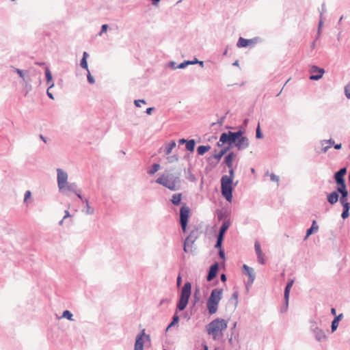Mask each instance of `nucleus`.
Returning a JSON list of instances; mask_svg holds the SVG:
<instances>
[{"mask_svg":"<svg viewBox=\"0 0 350 350\" xmlns=\"http://www.w3.org/2000/svg\"><path fill=\"white\" fill-rule=\"evenodd\" d=\"M341 147H342V144H336V145H335V146H334V148H335L336 149H338H338H340V148H341Z\"/></svg>","mask_w":350,"mask_h":350,"instance_id":"052dcab7","label":"nucleus"},{"mask_svg":"<svg viewBox=\"0 0 350 350\" xmlns=\"http://www.w3.org/2000/svg\"><path fill=\"white\" fill-rule=\"evenodd\" d=\"M222 289L215 288L211 291L206 303L207 309L210 314H213L217 312L219 303L222 298Z\"/></svg>","mask_w":350,"mask_h":350,"instance_id":"20e7f679","label":"nucleus"},{"mask_svg":"<svg viewBox=\"0 0 350 350\" xmlns=\"http://www.w3.org/2000/svg\"><path fill=\"white\" fill-rule=\"evenodd\" d=\"M200 232L196 228L193 229L189 234V235L186 238L184 243L183 250L185 252H189L192 254H194L196 251V247H194V243L198 239L199 237Z\"/></svg>","mask_w":350,"mask_h":350,"instance_id":"39448f33","label":"nucleus"},{"mask_svg":"<svg viewBox=\"0 0 350 350\" xmlns=\"http://www.w3.org/2000/svg\"><path fill=\"white\" fill-rule=\"evenodd\" d=\"M225 153V150H221L219 153L215 154L214 157L217 160H219Z\"/></svg>","mask_w":350,"mask_h":350,"instance_id":"a19ab883","label":"nucleus"},{"mask_svg":"<svg viewBox=\"0 0 350 350\" xmlns=\"http://www.w3.org/2000/svg\"><path fill=\"white\" fill-rule=\"evenodd\" d=\"M191 293V284L190 282H186L182 288L180 295V299L177 305L179 310H183L187 306L189 299Z\"/></svg>","mask_w":350,"mask_h":350,"instance_id":"423d86ee","label":"nucleus"},{"mask_svg":"<svg viewBox=\"0 0 350 350\" xmlns=\"http://www.w3.org/2000/svg\"><path fill=\"white\" fill-rule=\"evenodd\" d=\"M338 194L336 191H333L327 196V201L331 204H334L337 202L338 200Z\"/></svg>","mask_w":350,"mask_h":350,"instance_id":"a211bd4d","label":"nucleus"},{"mask_svg":"<svg viewBox=\"0 0 350 350\" xmlns=\"http://www.w3.org/2000/svg\"><path fill=\"white\" fill-rule=\"evenodd\" d=\"M310 72L312 74L310 77V80H319L322 78L325 70L316 66H312L310 68Z\"/></svg>","mask_w":350,"mask_h":350,"instance_id":"9b49d317","label":"nucleus"},{"mask_svg":"<svg viewBox=\"0 0 350 350\" xmlns=\"http://www.w3.org/2000/svg\"><path fill=\"white\" fill-rule=\"evenodd\" d=\"M331 312L333 315H336V310L334 308H332Z\"/></svg>","mask_w":350,"mask_h":350,"instance_id":"338daca9","label":"nucleus"},{"mask_svg":"<svg viewBox=\"0 0 350 350\" xmlns=\"http://www.w3.org/2000/svg\"><path fill=\"white\" fill-rule=\"evenodd\" d=\"M160 0H152L153 5H157Z\"/></svg>","mask_w":350,"mask_h":350,"instance_id":"0e129e2a","label":"nucleus"},{"mask_svg":"<svg viewBox=\"0 0 350 350\" xmlns=\"http://www.w3.org/2000/svg\"><path fill=\"white\" fill-rule=\"evenodd\" d=\"M318 229L319 226L317 225L316 221L314 220L312 226L306 231V236L305 237V239H306L313 232L317 231Z\"/></svg>","mask_w":350,"mask_h":350,"instance_id":"4be33fe9","label":"nucleus"},{"mask_svg":"<svg viewBox=\"0 0 350 350\" xmlns=\"http://www.w3.org/2000/svg\"><path fill=\"white\" fill-rule=\"evenodd\" d=\"M228 228V226H226V224H224L221 228H220V230H219V234H221V235H224V232H226V230H227Z\"/></svg>","mask_w":350,"mask_h":350,"instance_id":"ea45409f","label":"nucleus"},{"mask_svg":"<svg viewBox=\"0 0 350 350\" xmlns=\"http://www.w3.org/2000/svg\"><path fill=\"white\" fill-rule=\"evenodd\" d=\"M256 42L254 40H247L243 38H239V41L237 42L238 47H246L252 44H255Z\"/></svg>","mask_w":350,"mask_h":350,"instance_id":"f3484780","label":"nucleus"},{"mask_svg":"<svg viewBox=\"0 0 350 350\" xmlns=\"http://www.w3.org/2000/svg\"><path fill=\"white\" fill-rule=\"evenodd\" d=\"M341 316H342V314H340L338 317H336L334 319H338V323L340 319Z\"/></svg>","mask_w":350,"mask_h":350,"instance_id":"774afa93","label":"nucleus"},{"mask_svg":"<svg viewBox=\"0 0 350 350\" xmlns=\"http://www.w3.org/2000/svg\"><path fill=\"white\" fill-rule=\"evenodd\" d=\"M218 271V265L217 263L212 265L210 268L208 275L207 276V280H212L217 275Z\"/></svg>","mask_w":350,"mask_h":350,"instance_id":"dca6fc26","label":"nucleus"},{"mask_svg":"<svg viewBox=\"0 0 350 350\" xmlns=\"http://www.w3.org/2000/svg\"><path fill=\"white\" fill-rule=\"evenodd\" d=\"M88 213L92 214L93 211L90 208L89 206H88Z\"/></svg>","mask_w":350,"mask_h":350,"instance_id":"e2e57ef3","label":"nucleus"},{"mask_svg":"<svg viewBox=\"0 0 350 350\" xmlns=\"http://www.w3.org/2000/svg\"><path fill=\"white\" fill-rule=\"evenodd\" d=\"M47 94H48V96H49L51 98H52V99H53V98H53V94H52L51 93H50V92H49V90H47Z\"/></svg>","mask_w":350,"mask_h":350,"instance_id":"680f3d73","label":"nucleus"},{"mask_svg":"<svg viewBox=\"0 0 350 350\" xmlns=\"http://www.w3.org/2000/svg\"><path fill=\"white\" fill-rule=\"evenodd\" d=\"M160 168L159 164L155 163L152 165V169L148 172L150 174H154Z\"/></svg>","mask_w":350,"mask_h":350,"instance_id":"473e14b6","label":"nucleus"},{"mask_svg":"<svg viewBox=\"0 0 350 350\" xmlns=\"http://www.w3.org/2000/svg\"><path fill=\"white\" fill-rule=\"evenodd\" d=\"M70 217L69 211H66V212H65V215L64 216L63 219H66V218H67V217Z\"/></svg>","mask_w":350,"mask_h":350,"instance_id":"6e6d98bb","label":"nucleus"},{"mask_svg":"<svg viewBox=\"0 0 350 350\" xmlns=\"http://www.w3.org/2000/svg\"><path fill=\"white\" fill-rule=\"evenodd\" d=\"M180 172L174 174L166 173L158 178L156 182L171 191H176L180 187Z\"/></svg>","mask_w":350,"mask_h":350,"instance_id":"f257e3e1","label":"nucleus"},{"mask_svg":"<svg viewBox=\"0 0 350 350\" xmlns=\"http://www.w3.org/2000/svg\"><path fill=\"white\" fill-rule=\"evenodd\" d=\"M338 326V319H334V321L332 323V332H334Z\"/></svg>","mask_w":350,"mask_h":350,"instance_id":"4c0bfd02","label":"nucleus"},{"mask_svg":"<svg viewBox=\"0 0 350 350\" xmlns=\"http://www.w3.org/2000/svg\"><path fill=\"white\" fill-rule=\"evenodd\" d=\"M195 145L196 143L194 139L189 140L186 144V149L190 152H192L195 148Z\"/></svg>","mask_w":350,"mask_h":350,"instance_id":"cd10ccee","label":"nucleus"},{"mask_svg":"<svg viewBox=\"0 0 350 350\" xmlns=\"http://www.w3.org/2000/svg\"><path fill=\"white\" fill-rule=\"evenodd\" d=\"M211 147L209 146H200L198 149V153L200 155L204 154L206 152H208L210 150Z\"/></svg>","mask_w":350,"mask_h":350,"instance_id":"bb28decb","label":"nucleus"},{"mask_svg":"<svg viewBox=\"0 0 350 350\" xmlns=\"http://www.w3.org/2000/svg\"><path fill=\"white\" fill-rule=\"evenodd\" d=\"M190 208L184 204L180 212V221L183 232L186 231L188 219L189 217Z\"/></svg>","mask_w":350,"mask_h":350,"instance_id":"1a4fd4ad","label":"nucleus"},{"mask_svg":"<svg viewBox=\"0 0 350 350\" xmlns=\"http://www.w3.org/2000/svg\"><path fill=\"white\" fill-rule=\"evenodd\" d=\"M193 64V62H184V63H182V64L179 66V67H180V68H184V67L185 66V64H187H187Z\"/></svg>","mask_w":350,"mask_h":350,"instance_id":"603ef678","label":"nucleus"},{"mask_svg":"<svg viewBox=\"0 0 350 350\" xmlns=\"http://www.w3.org/2000/svg\"><path fill=\"white\" fill-rule=\"evenodd\" d=\"M314 332L316 333L315 337L317 340L321 341L325 338V334L321 329H317Z\"/></svg>","mask_w":350,"mask_h":350,"instance_id":"393cba45","label":"nucleus"},{"mask_svg":"<svg viewBox=\"0 0 350 350\" xmlns=\"http://www.w3.org/2000/svg\"><path fill=\"white\" fill-rule=\"evenodd\" d=\"M150 341V338L149 335L145 334V329H143L142 332L137 336L135 343V350H143L144 349V340Z\"/></svg>","mask_w":350,"mask_h":350,"instance_id":"9d476101","label":"nucleus"},{"mask_svg":"<svg viewBox=\"0 0 350 350\" xmlns=\"http://www.w3.org/2000/svg\"><path fill=\"white\" fill-rule=\"evenodd\" d=\"M293 284V281L291 280L290 281L286 288H285V291H284V299H285V301H286V306H288V299H289V293H290V290L292 287Z\"/></svg>","mask_w":350,"mask_h":350,"instance_id":"aec40b11","label":"nucleus"},{"mask_svg":"<svg viewBox=\"0 0 350 350\" xmlns=\"http://www.w3.org/2000/svg\"><path fill=\"white\" fill-rule=\"evenodd\" d=\"M141 103L145 104L146 102L144 100H137L135 101V104L137 107H141Z\"/></svg>","mask_w":350,"mask_h":350,"instance_id":"49530a36","label":"nucleus"},{"mask_svg":"<svg viewBox=\"0 0 350 350\" xmlns=\"http://www.w3.org/2000/svg\"><path fill=\"white\" fill-rule=\"evenodd\" d=\"M347 173L346 167L341 168L339 171H338L334 176L335 180L336 183H342V182H345L344 176Z\"/></svg>","mask_w":350,"mask_h":350,"instance_id":"4468645a","label":"nucleus"},{"mask_svg":"<svg viewBox=\"0 0 350 350\" xmlns=\"http://www.w3.org/2000/svg\"><path fill=\"white\" fill-rule=\"evenodd\" d=\"M187 142H188V141H187V140H186V139H180L179 140V144H187Z\"/></svg>","mask_w":350,"mask_h":350,"instance_id":"864d4df0","label":"nucleus"},{"mask_svg":"<svg viewBox=\"0 0 350 350\" xmlns=\"http://www.w3.org/2000/svg\"><path fill=\"white\" fill-rule=\"evenodd\" d=\"M181 193H175L172 196L171 202L174 205H178L181 201Z\"/></svg>","mask_w":350,"mask_h":350,"instance_id":"5701e85b","label":"nucleus"},{"mask_svg":"<svg viewBox=\"0 0 350 350\" xmlns=\"http://www.w3.org/2000/svg\"><path fill=\"white\" fill-rule=\"evenodd\" d=\"M270 178L273 182L278 183L279 181V177L273 173L270 174Z\"/></svg>","mask_w":350,"mask_h":350,"instance_id":"58836bf2","label":"nucleus"},{"mask_svg":"<svg viewBox=\"0 0 350 350\" xmlns=\"http://www.w3.org/2000/svg\"><path fill=\"white\" fill-rule=\"evenodd\" d=\"M221 281H223V282H225V281L226 280V275H225V274H222V275H221Z\"/></svg>","mask_w":350,"mask_h":350,"instance_id":"13d9d810","label":"nucleus"},{"mask_svg":"<svg viewBox=\"0 0 350 350\" xmlns=\"http://www.w3.org/2000/svg\"><path fill=\"white\" fill-rule=\"evenodd\" d=\"M57 183L60 190L71 191L73 185L68 184V174L61 169H57Z\"/></svg>","mask_w":350,"mask_h":350,"instance_id":"6e6552de","label":"nucleus"},{"mask_svg":"<svg viewBox=\"0 0 350 350\" xmlns=\"http://www.w3.org/2000/svg\"><path fill=\"white\" fill-rule=\"evenodd\" d=\"M176 142L174 141H172L170 144H167L166 148H165V154H169L171 153L173 148L176 147Z\"/></svg>","mask_w":350,"mask_h":350,"instance_id":"c85d7f7f","label":"nucleus"},{"mask_svg":"<svg viewBox=\"0 0 350 350\" xmlns=\"http://www.w3.org/2000/svg\"><path fill=\"white\" fill-rule=\"evenodd\" d=\"M62 317L68 319V320L72 321V314L69 310L64 311L62 314Z\"/></svg>","mask_w":350,"mask_h":350,"instance_id":"c756f323","label":"nucleus"},{"mask_svg":"<svg viewBox=\"0 0 350 350\" xmlns=\"http://www.w3.org/2000/svg\"><path fill=\"white\" fill-rule=\"evenodd\" d=\"M179 321V317L178 315H174L173 317V321L172 323L168 325L167 329L170 327L173 326L174 324L177 323Z\"/></svg>","mask_w":350,"mask_h":350,"instance_id":"c9c22d12","label":"nucleus"},{"mask_svg":"<svg viewBox=\"0 0 350 350\" xmlns=\"http://www.w3.org/2000/svg\"><path fill=\"white\" fill-rule=\"evenodd\" d=\"M167 160L169 162H172L173 161H177L178 160V158L176 156H171V157H168L167 158Z\"/></svg>","mask_w":350,"mask_h":350,"instance_id":"09e8293b","label":"nucleus"},{"mask_svg":"<svg viewBox=\"0 0 350 350\" xmlns=\"http://www.w3.org/2000/svg\"><path fill=\"white\" fill-rule=\"evenodd\" d=\"M345 95L348 98H350V83L345 87Z\"/></svg>","mask_w":350,"mask_h":350,"instance_id":"e433bc0d","label":"nucleus"},{"mask_svg":"<svg viewBox=\"0 0 350 350\" xmlns=\"http://www.w3.org/2000/svg\"><path fill=\"white\" fill-rule=\"evenodd\" d=\"M241 131L224 133L220 136L218 146H221L226 143H228L229 145H232L234 143L236 144L237 139L241 137Z\"/></svg>","mask_w":350,"mask_h":350,"instance_id":"0eeeda50","label":"nucleus"},{"mask_svg":"<svg viewBox=\"0 0 350 350\" xmlns=\"http://www.w3.org/2000/svg\"><path fill=\"white\" fill-rule=\"evenodd\" d=\"M45 75L46 81L48 83L51 82L52 81V75L51 71L49 70V68H46L45 69Z\"/></svg>","mask_w":350,"mask_h":350,"instance_id":"2f4dec72","label":"nucleus"},{"mask_svg":"<svg viewBox=\"0 0 350 350\" xmlns=\"http://www.w3.org/2000/svg\"><path fill=\"white\" fill-rule=\"evenodd\" d=\"M256 135L257 138H260L261 137V133H260V127L259 126L258 127V129L256 130Z\"/></svg>","mask_w":350,"mask_h":350,"instance_id":"3c124183","label":"nucleus"},{"mask_svg":"<svg viewBox=\"0 0 350 350\" xmlns=\"http://www.w3.org/2000/svg\"><path fill=\"white\" fill-rule=\"evenodd\" d=\"M342 195L341 197L347 198L348 196V191L347 189L342 191V192H340Z\"/></svg>","mask_w":350,"mask_h":350,"instance_id":"8fccbe9b","label":"nucleus"},{"mask_svg":"<svg viewBox=\"0 0 350 350\" xmlns=\"http://www.w3.org/2000/svg\"><path fill=\"white\" fill-rule=\"evenodd\" d=\"M337 191L338 192H342V191L347 189L345 182H342V183H338Z\"/></svg>","mask_w":350,"mask_h":350,"instance_id":"72a5a7b5","label":"nucleus"},{"mask_svg":"<svg viewBox=\"0 0 350 350\" xmlns=\"http://www.w3.org/2000/svg\"><path fill=\"white\" fill-rule=\"evenodd\" d=\"M254 248H255L256 253L258 256V262L262 265L265 264V259L264 258V255H263L262 251L261 250L260 244L258 241L255 242Z\"/></svg>","mask_w":350,"mask_h":350,"instance_id":"ddd939ff","label":"nucleus"},{"mask_svg":"<svg viewBox=\"0 0 350 350\" xmlns=\"http://www.w3.org/2000/svg\"><path fill=\"white\" fill-rule=\"evenodd\" d=\"M243 273L247 275L249 277L251 282H253L254 280V278H255V274L254 273V269L252 268L248 267L246 265H243Z\"/></svg>","mask_w":350,"mask_h":350,"instance_id":"2eb2a0df","label":"nucleus"},{"mask_svg":"<svg viewBox=\"0 0 350 350\" xmlns=\"http://www.w3.org/2000/svg\"><path fill=\"white\" fill-rule=\"evenodd\" d=\"M141 103L145 104L146 102L144 100H137L135 101V104L137 107H141Z\"/></svg>","mask_w":350,"mask_h":350,"instance_id":"a18cd8bd","label":"nucleus"},{"mask_svg":"<svg viewBox=\"0 0 350 350\" xmlns=\"http://www.w3.org/2000/svg\"><path fill=\"white\" fill-rule=\"evenodd\" d=\"M236 157V155L233 152L229 153L225 158V163L229 168L232 167V163Z\"/></svg>","mask_w":350,"mask_h":350,"instance_id":"6ab92c4d","label":"nucleus"},{"mask_svg":"<svg viewBox=\"0 0 350 350\" xmlns=\"http://www.w3.org/2000/svg\"><path fill=\"white\" fill-rule=\"evenodd\" d=\"M107 28H108V25H106V24L103 25L102 27H101V32H100V33L106 32L107 30Z\"/></svg>","mask_w":350,"mask_h":350,"instance_id":"de8ad7c7","label":"nucleus"},{"mask_svg":"<svg viewBox=\"0 0 350 350\" xmlns=\"http://www.w3.org/2000/svg\"><path fill=\"white\" fill-rule=\"evenodd\" d=\"M230 176L224 175L221 179V189L223 196L229 202L232 200L233 180L234 173L233 167L229 168Z\"/></svg>","mask_w":350,"mask_h":350,"instance_id":"f03ea898","label":"nucleus"},{"mask_svg":"<svg viewBox=\"0 0 350 350\" xmlns=\"http://www.w3.org/2000/svg\"><path fill=\"white\" fill-rule=\"evenodd\" d=\"M88 57V54L87 52H84L83 54V58L81 61V66L87 70V71H88V62H87V58Z\"/></svg>","mask_w":350,"mask_h":350,"instance_id":"b1692460","label":"nucleus"},{"mask_svg":"<svg viewBox=\"0 0 350 350\" xmlns=\"http://www.w3.org/2000/svg\"><path fill=\"white\" fill-rule=\"evenodd\" d=\"M235 146L239 150L245 149L249 146L248 139L241 135V137L237 139Z\"/></svg>","mask_w":350,"mask_h":350,"instance_id":"f8f14e48","label":"nucleus"},{"mask_svg":"<svg viewBox=\"0 0 350 350\" xmlns=\"http://www.w3.org/2000/svg\"><path fill=\"white\" fill-rule=\"evenodd\" d=\"M15 71L19 75V76L23 79V80L26 82V83H29L30 81V79H25V75H24V73H23V71L20 70V69H15Z\"/></svg>","mask_w":350,"mask_h":350,"instance_id":"7c9ffc66","label":"nucleus"},{"mask_svg":"<svg viewBox=\"0 0 350 350\" xmlns=\"http://www.w3.org/2000/svg\"><path fill=\"white\" fill-rule=\"evenodd\" d=\"M88 72V81L90 83H94V79L93 77L90 75L89 70Z\"/></svg>","mask_w":350,"mask_h":350,"instance_id":"c03bdc74","label":"nucleus"},{"mask_svg":"<svg viewBox=\"0 0 350 350\" xmlns=\"http://www.w3.org/2000/svg\"><path fill=\"white\" fill-rule=\"evenodd\" d=\"M31 193L30 191H27L25 194V198L24 201L26 202L27 199H29L31 197Z\"/></svg>","mask_w":350,"mask_h":350,"instance_id":"37998d69","label":"nucleus"},{"mask_svg":"<svg viewBox=\"0 0 350 350\" xmlns=\"http://www.w3.org/2000/svg\"><path fill=\"white\" fill-rule=\"evenodd\" d=\"M219 256H221V258H224V252L223 250H220L219 251Z\"/></svg>","mask_w":350,"mask_h":350,"instance_id":"bf43d9fd","label":"nucleus"},{"mask_svg":"<svg viewBox=\"0 0 350 350\" xmlns=\"http://www.w3.org/2000/svg\"><path fill=\"white\" fill-rule=\"evenodd\" d=\"M222 241H223V235L219 234L218 237H217V241L215 247H221V243H222Z\"/></svg>","mask_w":350,"mask_h":350,"instance_id":"f704fd0d","label":"nucleus"},{"mask_svg":"<svg viewBox=\"0 0 350 350\" xmlns=\"http://www.w3.org/2000/svg\"><path fill=\"white\" fill-rule=\"evenodd\" d=\"M334 142L332 139L329 140H323L321 142V145L323 146V152H325L327 150L334 145Z\"/></svg>","mask_w":350,"mask_h":350,"instance_id":"412c9836","label":"nucleus"},{"mask_svg":"<svg viewBox=\"0 0 350 350\" xmlns=\"http://www.w3.org/2000/svg\"><path fill=\"white\" fill-rule=\"evenodd\" d=\"M227 327L228 321L217 318L208 325L207 332L214 340H217L223 336V331L226 329Z\"/></svg>","mask_w":350,"mask_h":350,"instance_id":"7ed1b4c3","label":"nucleus"},{"mask_svg":"<svg viewBox=\"0 0 350 350\" xmlns=\"http://www.w3.org/2000/svg\"><path fill=\"white\" fill-rule=\"evenodd\" d=\"M181 284V277L179 275L177 278V285L179 286Z\"/></svg>","mask_w":350,"mask_h":350,"instance_id":"5fc2aeb1","label":"nucleus"},{"mask_svg":"<svg viewBox=\"0 0 350 350\" xmlns=\"http://www.w3.org/2000/svg\"><path fill=\"white\" fill-rule=\"evenodd\" d=\"M152 110H153V108H152V107H149V108H148V109H146V113H147L148 114H151V113H152Z\"/></svg>","mask_w":350,"mask_h":350,"instance_id":"4d7b16f0","label":"nucleus"},{"mask_svg":"<svg viewBox=\"0 0 350 350\" xmlns=\"http://www.w3.org/2000/svg\"><path fill=\"white\" fill-rule=\"evenodd\" d=\"M349 209L350 204H346L345 207H343V211L341 214V217L342 219H346L349 216Z\"/></svg>","mask_w":350,"mask_h":350,"instance_id":"a878e982","label":"nucleus"},{"mask_svg":"<svg viewBox=\"0 0 350 350\" xmlns=\"http://www.w3.org/2000/svg\"><path fill=\"white\" fill-rule=\"evenodd\" d=\"M40 139H41L44 142H45V143L46 142V139H45V138H44L42 135L40 136Z\"/></svg>","mask_w":350,"mask_h":350,"instance_id":"69168bd1","label":"nucleus"},{"mask_svg":"<svg viewBox=\"0 0 350 350\" xmlns=\"http://www.w3.org/2000/svg\"><path fill=\"white\" fill-rule=\"evenodd\" d=\"M340 202L341 203V204L342 205L343 207H345V206L346 205V204H349L348 202H347V198H344V197H341L340 199Z\"/></svg>","mask_w":350,"mask_h":350,"instance_id":"79ce46f5","label":"nucleus"}]
</instances>
